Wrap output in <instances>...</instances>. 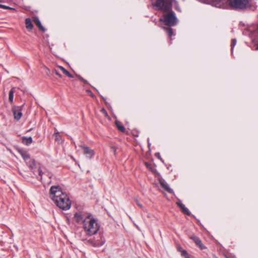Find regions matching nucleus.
Returning <instances> with one entry per match:
<instances>
[{
	"label": "nucleus",
	"instance_id": "f257e3e1",
	"mask_svg": "<svg viewBox=\"0 0 258 258\" xmlns=\"http://www.w3.org/2000/svg\"><path fill=\"white\" fill-rule=\"evenodd\" d=\"M50 197L55 205L62 210H68L71 206L68 195L58 185H53L50 189Z\"/></svg>",
	"mask_w": 258,
	"mask_h": 258
},
{
	"label": "nucleus",
	"instance_id": "f03ea898",
	"mask_svg": "<svg viewBox=\"0 0 258 258\" xmlns=\"http://www.w3.org/2000/svg\"><path fill=\"white\" fill-rule=\"evenodd\" d=\"M83 228L87 235L92 236L98 232L100 226L96 220L91 216L84 220Z\"/></svg>",
	"mask_w": 258,
	"mask_h": 258
},
{
	"label": "nucleus",
	"instance_id": "7ed1b4c3",
	"mask_svg": "<svg viewBox=\"0 0 258 258\" xmlns=\"http://www.w3.org/2000/svg\"><path fill=\"white\" fill-rule=\"evenodd\" d=\"M163 13L162 17L159 19L160 22L169 27L174 26L177 24L178 19L172 8L166 12H163Z\"/></svg>",
	"mask_w": 258,
	"mask_h": 258
},
{
	"label": "nucleus",
	"instance_id": "20e7f679",
	"mask_svg": "<svg viewBox=\"0 0 258 258\" xmlns=\"http://www.w3.org/2000/svg\"><path fill=\"white\" fill-rule=\"evenodd\" d=\"M152 6L162 12H166L172 8V0H156Z\"/></svg>",
	"mask_w": 258,
	"mask_h": 258
},
{
	"label": "nucleus",
	"instance_id": "39448f33",
	"mask_svg": "<svg viewBox=\"0 0 258 258\" xmlns=\"http://www.w3.org/2000/svg\"><path fill=\"white\" fill-rule=\"evenodd\" d=\"M228 2L229 7L234 9L243 10L247 7L249 0H228Z\"/></svg>",
	"mask_w": 258,
	"mask_h": 258
},
{
	"label": "nucleus",
	"instance_id": "423d86ee",
	"mask_svg": "<svg viewBox=\"0 0 258 258\" xmlns=\"http://www.w3.org/2000/svg\"><path fill=\"white\" fill-rule=\"evenodd\" d=\"M91 217V215L88 214L84 212L80 211L75 214L74 220L78 223H82L84 224V220L88 218Z\"/></svg>",
	"mask_w": 258,
	"mask_h": 258
},
{
	"label": "nucleus",
	"instance_id": "0eeeda50",
	"mask_svg": "<svg viewBox=\"0 0 258 258\" xmlns=\"http://www.w3.org/2000/svg\"><path fill=\"white\" fill-rule=\"evenodd\" d=\"M210 3L217 8L227 9L229 7L228 0H212Z\"/></svg>",
	"mask_w": 258,
	"mask_h": 258
},
{
	"label": "nucleus",
	"instance_id": "6e6552de",
	"mask_svg": "<svg viewBox=\"0 0 258 258\" xmlns=\"http://www.w3.org/2000/svg\"><path fill=\"white\" fill-rule=\"evenodd\" d=\"M79 147L83 150V154L88 159H91L94 157L95 155L94 151L88 146L85 144H81L79 145Z\"/></svg>",
	"mask_w": 258,
	"mask_h": 258
},
{
	"label": "nucleus",
	"instance_id": "1a4fd4ad",
	"mask_svg": "<svg viewBox=\"0 0 258 258\" xmlns=\"http://www.w3.org/2000/svg\"><path fill=\"white\" fill-rule=\"evenodd\" d=\"M22 106H15L12 108V112L14 114V118L17 120H19L22 116Z\"/></svg>",
	"mask_w": 258,
	"mask_h": 258
},
{
	"label": "nucleus",
	"instance_id": "9d476101",
	"mask_svg": "<svg viewBox=\"0 0 258 258\" xmlns=\"http://www.w3.org/2000/svg\"><path fill=\"white\" fill-rule=\"evenodd\" d=\"M159 182L161 186L169 193H173V190L171 189L169 185L166 182L164 179H161L159 180Z\"/></svg>",
	"mask_w": 258,
	"mask_h": 258
},
{
	"label": "nucleus",
	"instance_id": "9b49d317",
	"mask_svg": "<svg viewBox=\"0 0 258 258\" xmlns=\"http://www.w3.org/2000/svg\"><path fill=\"white\" fill-rule=\"evenodd\" d=\"M177 205L181 209L182 212L188 215L189 216L190 215V212L188 210V209L185 207V206L181 203V201H178L176 203Z\"/></svg>",
	"mask_w": 258,
	"mask_h": 258
},
{
	"label": "nucleus",
	"instance_id": "f8f14e48",
	"mask_svg": "<svg viewBox=\"0 0 258 258\" xmlns=\"http://www.w3.org/2000/svg\"><path fill=\"white\" fill-rule=\"evenodd\" d=\"M33 21L35 25L38 27L39 29L42 32H44L45 31V28L41 25V23L38 17H35L33 18Z\"/></svg>",
	"mask_w": 258,
	"mask_h": 258
},
{
	"label": "nucleus",
	"instance_id": "ddd939ff",
	"mask_svg": "<svg viewBox=\"0 0 258 258\" xmlns=\"http://www.w3.org/2000/svg\"><path fill=\"white\" fill-rule=\"evenodd\" d=\"M26 28L29 30L31 31L33 28V25L30 18H26L25 19Z\"/></svg>",
	"mask_w": 258,
	"mask_h": 258
},
{
	"label": "nucleus",
	"instance_id": "4468645a",
	"mask_svg": "<svg viewBox=\"0 0 258 258\" xmlns=\"http://www.w3.org/2000/svg\"><path fill=\"white\" fill-rule=\"evenodd\" d=\"M115 123L118 130H119L121 132L124 133L125 132V128L121 122L115 121Z\"/></svg>",
	"mask_w": 258,
	"mask_h": 258
},
{
	"label": "nucleus",
	"instance_id": "2eb2a0df",
	"mask_svg": "<svg viewBox=\"0 0 258 258\" xmlns=\"http://www.w3.org/2000/svg\"><path fill=\"white\" fill-rule=\"evenodd\" d=\"M22 140V143L26 145H29L32 143V138L31 137H23Z\"/></svg>",
	"mask_w": 258,
	"mask_h": 258
},
{
	"label": "nucleus",
	"instance_id": "dca6fc26",
	"mask_svg": "<svg viewBox=\"0 0 258 258\" xmlns=\"http://www.w3.org/2000/svg\"><path fill=\"white\" fill-rule=\"evenodd\" d=\"M53 136L55 137V141L59 143H61L62 142V139L61 136L59 135V132H57L53 134Z\"/></svg>",
	"mask_w": 258,
	"mask_h": 258
},
{
	"label": "nucleus",
	"instance_id": "f3484780",
	"mask_svg": "<svg viewBox=\"0 0 258 258\" xmlns=\"http://www.w3.org/2000/svg\"><path fill=\"white\" fill-rule=\"evenodd\" d=\"M164 29L166 31L167 35L171 38L172 36L173 35V29L171 28V27L169 26L168 27H164ZM171 40V39H170V40Z\"/></svg>",
	"mask_w": 258,
	"mask_h": 258
},
{
	"label": "nucleus",
	"instance_id": "a211bd4d",
	"mask_svg": "<svg viewBox=\"0 0 258 258\" xmlns=\"http://www.w3.org/2000/svg\"><path fill=\"white\" fill-rule=\"evenodd\" d=\"M59 68L61 71V72L64 74L67 75L68 77H69V78H73V76L68 71H67L66 69H65L63 67L60 66V67H59Z\"/></svg>",
	"mask_w": 258,
	"mask_h": 258
},
{
	"label": "nucleus",
	"instance_id": "6ab92c4d",
	"mask_svg": "<svg viewBox=\"0 0 258 258\" xmlns=\"http://www.w3.org/2000/svg\"><path fill=\"white\" fill-rule=\"evenodd\" d=\"M189 238L191 240H192L196 244H197V243L201 240L199 237H198L195 234L191 235L189 237Z\"/></svg>",
	"mask_w": 258,
	"mask_h": 258
},
{
	"label": "nucleus",
	"instance_id": "aec40b11",
	"mask_svg": "<svg viewBox=\"0 0 258 258\" xmlns=\"http://www.w3.org/2000/svg\"><path fill=\"white\" fill-rule=\"evenodd\" d=\"M189 238L191 240H192L196 244H197V243L201 240L199 237H198L195 234L191 235L189 237Z\"/></svg>",
	"mask_w": 258,
	"mask_h": 258
},
{
	"label": "nucleus",
	"instance_id": "412c9836",
	"mask_svg": "<svg viewBox=\"0 0 258 258\" xmlns=\"http://www.w3.org/2000/svg\"><path fill=\"white\" fill-rule=\"evenodd\" d=\"M27 164L30 168L33 169L35 166V160L33 159H30L29 161L27 162Z\"/></svg>",
	"mask_w": 258,
	"mask_h": 258
},
{
	"label": "nucleus",
	"instance_id": "4be33fe9",
	"mask_svg": "<svg viewBox=\"0 0 258 258\" xmlns=\"http://www.w3.org/2000/svg\"><path fill=\"white\" fill-rule=\"evenodd\" d=\"M20 153H21L22 157L23 158V159L25 160H26L27 159H30V155L27 152L23 151H21Z\"/></svg>",
	"mask_w": 258,
	"mask_h": 258
},
{
	"label": "nucleus",
	"instance_id": "5701e85b",
	"mask_svg": "<svg viewBox=\"0 0 258 258\" xmlns=\"http://www.w3.org/2000/svg\"><path fill=\"white\" fill-rule=\"evenodd\" d=\"M14 88H12L10 91H9V101L11 102V103H12L13 101V98H14Z\"/></svg>",
	"mask_w": 258,
	"mask_h": 258
},
{
	"label": "nucleus",
	"instance_id": "b1692460",
	"mask_svg": "<svg viewBox=\"0 0 258 258\" xmlns=\"http://www.w3.org/2000/svg\"><path fill=\"white\" fill-rule=\"evenodd\" d=\"M181 255L184 258H191L190 255L188 253L186 250H182Z\"/></svg>",
	"mask_w": 258,
	"mask_h": 258
},
{
	"label": "nucleus",
	"instance_id": "393cba45",
	"mask_svg": "<svg viewBox=\"0 0 258 258\" xmlns=\"http://www.w3.org/2000/svg\"><path fill=\"white\" fill-rule=\"evenodd\" d=\"M196 245L198 246L201 250L207 249V247L203 244L201 240L197 244H196Z\"/></svg>",
	"mask_w": 258,
	"mask_h": 258
},
{
	"label": "nucleus",
	"instance_id": "a878e982",
	"mask_svg": "<svg viewBox=\"0 0 258 258\" xmlns=\"http://www.w3.org/2000/svg\"><path fill=\"white\" fill-rule=\"evenodd\" d=\"M0 8L7 9V10H13V11L16 10L15 9H14L13 8H11L10 7H9V6H6V5H4L2 4H0Z\"/></svg>",
	"mask_w": 258,
	"mask_h": 258
},
{
	"label": "nucleus",
	"instance_id": "bb28decb",
	"mask_svg": "<svg viewBox=\"0 0 258 258\" xmlns=\"http://www.w3.org/2000/svg\"><path fill=\"white\" fill-rule=\"evenodd\" d=\"M236 40L235 39H233L231 41V51H232L233 50V48L234 47V46L236 45Z\"/></svg>",
	"mask_w": 258,
	"mask_h": 258
},
{
	"label": "nucleus",
	"instance_id": "cd10ccee",
	"mask_svg": "<svg viewBox=\"0 0 258 258\" xmlns=\"http://www.w3.org/2000/svg\"><path fill=\"white\" fill-rule=\"evenodd\" d=\"M77 76L78 77L79 79L80 80H81V81H82L83 83H84L85 84H88V81L84 79L83 78H82L81 76L80 75H77Z\"/></svg>",
	"mask_w": 258,
	"mask_h": 258
},
{
	"label": "nucleus",
	"instance_id": "c85d7f7f",
	"mask_svg": "<svg viewBox=\"0 0 258 258\" xmlns=\"http://www.w3.org/2000/svg\"><path fill=\"white\" fill-rule=\"evenodd\" d=\"M136 203L137 205L142 209L144 210V207L139 202L138 200H136Z\"/></svg>",
	"mask_w": 258,
	"mask_h": 258
},
{
	"label": "nucleus",
	"instance_id": "c756f323",
	"mask_svg": "<svg viewBox=\"0 0 258 258\" xmlns=\"http://www.w3.org/2000/svg\"><path fill=\"white\" fill-rule=\"evenodd\" d=\"M37 172H38L39 175L40 176V179H42V174H43V172H42V171L41 170V169L40 168L38 169Z\"/></svg>",
	"mask_w": 258,
	"mask_h": 258
},
{
	"label": "nucleus",
	"instance_id": "7c9ffc66",
	"mask_svg": "<svg viewBox=\"0 0 258 258\" xmlns=\"http://www.w3.org/2000/svg\"><path fill=\"white\" fill-rule=\"evenodd\" d=\"M177 249H178V251L180 252L181 253L182 250H185L184 249H182V248L180 246H179L177 247Z\"/></svg>",
	"mask_w": 258,
	"mask_h": 258
},
{
	"label": "nucleus",
	"instance_id": "2f4dec72",
	"mask_svg": "<svg viewBox=\"0 0 258 258\" xmlns=\"http://www.w3.org/2000/svg\"><path fill=\"white\" fill-rule=\"evenodd\" d=\"M202 1H203L204 3H210L211 2V1H212V0H202Z\"/></svg>",
	"mask_w": 258,
	"mask_h": 258
},
{
	"label": "nucleus",
	"instance_id": "473e14b6",
	"mask_svg": "<svg viewBox=\"0 0 258 258\" xmlns=\"http://www.w3.org/2000/svg\"><path fill=\"white\" fill-rule=\"evenodd\" d=\"M55 74L58 76V77H61V76L60 75V74H59L56 71H55Z\"/></svg>",
	"mask_w": 258,
	"mask_h": 258
},
{
	"label": "nucleus",
	"instance_id": "72a5a7b5",
	"mask_svg": "<svg viewBox=\"0 0 258 258\" xmlns=\"http://www.w3.org/2000/svg\"><path fill=\"white\" fill-rule=\"evenodd\" d=\"M102 111L103 113H104L106 115H107V113L106 111L104 109H103H103H102Z\"/></svg>",
	"mask_w": 258,
	"mask_h": 258
},
{
	"label": "nucleus",
	"instance_id": "f704fd0d",
	"mask_svg": "<svg viewBox=\"0 0 258 258\" xmlns=\"http://www.w3.org/2000/svg\"><path fill=\"white\" fill-rule=\"evenodd\" d=\"M112 149H113V150H114V152H115V151H116V149H115V148L113 147H112Z\"/></svg>",
	"mask_w": 258,
	"mask_h": 258
},
{
	"label": "nucleus",
	"instance_id": "c9c22d12",
	"mask_svg": "<svg viewBox=\"0 0 258 258\" xmlns=\"http://www.w3.org/2000/svg\"><path fill=\"white\" fill-rule=\"evenodd\" d=\"M255 49L256 50H258V45L256 46Z\"/></svg>",
	"mask_w": 258,
	"mask_h": 258
},
{
	"label": "nucleus",
	"instance_id": "e433bc0d",
	"mask_svg": "<svg viewBox=\"0 0 258 258\" xmlns=\"http://www.w3.org/2000/svg\"><path fill=\"white\" fill-rule=\"evenodd\" d=\"M2 2V1L0 0V3Z\"/></svg>",
	"mask_w": 258,
	"mask_h": 258
}]
</instances>
